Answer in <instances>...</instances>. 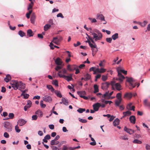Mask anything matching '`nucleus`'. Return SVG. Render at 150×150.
<instances>
[{"instance_id": "nucleus-14", "label": "nucleus", "mask_w": 150, "mask_h": 150, "mask_svg": "<svg viewBox=\"0 0 150 150\" xmlns=\"http://www.w3.org/2000/svg\"><path fill=\"white\" fill-rule=\"evenodd\" d=\"M36 18V16L35 14L34 13H33L31 15V18H30V21L31 22L33 23L34 24L35 23V20Z\"/></svg>"}, {"instance_id": "nucleus-13", "label": "nucleus", "mask_w": 150, "mask_h": 150, "mask_svg": "<svg viewBox=\"0 0 150 150\" xmlns=\"http://www.w3.org/2000/svg\"><path fill=\"white\" fill-rule=\"evenodd\" d=\"M129 120L131 123L134 124L136 122V118L134 116L132 115L130 116L129 118Z\"/></svg>"}, {"instance_id": "nucleus-44", "label": "nucleus", "mask_w": 150, "mask_h": 150, "mask_svg": "<svg viewBox=\"0 0 150 150\" xmlns=\"http://www.w3.org/2000/svg\"><path fill=\"white\" fill-rule=\"evenodd\" d=\"M52 84L54 85H55L56 86H58V81L57 80H54L53 81V82L52 83Z\"/></svg>"}, {"instance_id": "nucleus-25", "label": "nucleus", "mask_w": 150, "mask_h": 150, "mask_svg": "<svg viewBox=\"0 0 150 150\" xmlns=\"http://www.w3.org/2000/svg\"><path fill=\"white\" fill-rule=\"evenodd\" d=\"M120 122V120L118 118H116L115 120L113 122V125L115 126L118 125Z\"/></svg>"}, {"instance_id": "nucleus-57", "label": "nucleus", "mask_w": 150, "mask_h": 150, "mask_svg": "<svg viewBox=\"0 0 150 150\" xmlns=\"http://www.w3.org/2000/svg\"><path fill=\"white\" fill-rule=\"evenodd\" d=\"M57 17H60L62 18H64V16L61 13H59L57 15Z\"/></svg>"}, {"instance_id": "nucleus-50", "label": "nucleus", "mask_w": 150, "mask_h": 150, "mask_svg": "<svg viewBox=\"0 0 150 150\" xmlns=\"http://www.w3.org/2000/svg\"><path fill=\"white\" fill-rule=\"evenodd\" d=\"M78 67L77 66L74 65L71 66V71H72L74 70H76V69Z\"/></svg>"}, {"instance_id": "nucleus-8", "label": "nucleus", "mask_w": 150, "mask_h": 150, "mask_svg": "<svg viewBox=\"0 0 150 150\" xmlns=\"http://www.w3.org/2000/svg\"><path fill=\"white\" fill-rule=\"evenodd\" d=\"M117 71L118 78L116 79V80L120 81V82H122L123 80L125 79V77L120 73V71Z\"/></svg>"}, {"instance_id": "nucleus-39", "label": "nucleus", "mask_w": 150, "mask_h": 150, "mask_svg": "<svg viewBox=\"0 0 150 150\" xmlns=\"http://www.w3.org/2000/svg\"><path fill=\"white\" fill-rule=\"evenodd\" d=\"M33 4L34 3L33 2H30V3L28 5V10H29L32 9L33 5Z\"/></svg>"}, {"instance_id": "nucleus-27", "label": "nucleus", "mask_w": 150, "mask_h": 150, "mask_svg": "<svg viewBox=\"0 0 150 150\" xmlns=\"http://www.w3.org/2000/svg\"><path fill=\"white\" fill-rule=\"evenodd\" d=\"M93 87L94 88V91L93 92L94 93H96L99 91L98 87L97 85H94Z\"/></svg>"}, {"instance_id": "nucleus-7", "label": "nucleus", "mask_w": 150, "mask_h": 150, "mask_svg": "<svg viewBox=\"0 0 150 150\" xmlns=\"http://www.w3.org/2000/svg\"><path fill=\"white\" fill-rule=\"evenodd\" d=\"M114 84L115 82H111V84L112 87H113V86L115 85V86L117 90L120 91L122 89V88H121V86L119 83H116L115 85Z\"/></svg>"}, {"instance_id": "nucleus-46", "label": "nucleus", "mask_w": 150, "mask_h": 150, "mask_svg": "<svg viewBox=\"0 0 150 150\" xmlns=\"http://www.w3.org/2000/svg\"><path fill=\"white\" fill-rule=\"evenodd\" d=\"M79 120L80 122L83 123H86L87 122V120L81 119L80 118H79Z\"/></svg>"}, {"instance_id": "nucleus-36", "label": "nucleus", "mask_w": 150, "mask_h": 150, "mask_svg": "<svg viewBox=\"0 0 150 150\" xmlns=\"http://www.w3.org/2000/svg\"><path fill=\"white\" fill-rule=\"evenodd\" d=\"M62 72L61 71H59L58 72V75L60 78H64L66 77V76L62 74Z\"/></svg>"}, {"instance_id": "nucleus-1", "label": "nucleus", "mask_w": 150, "mask_h": 150, "mask_svg": "<svg viewBox=\"0 0 150 150\" xmlns=\"http://www.w3.org/2000/svg\"><path fill=\"white\" fill-rule=\"evenodd\" d=\"M94 31L95 33L91 32V35H93V38H92L86 34L87 36L88 37L89 40H91L93 43H95L93 39H95V41L100 40L102 38L103 35L102 33L98 30H96Z\"/></svg>"}, {"instance_id": "nucleus-34", "label": "nucleus", "mask_w": 150, "mask_h": 150, "mask_svg": "<svg viewBox=\"0 0 150 150\" xmlns=\"http://www.w3.org/2000/svg\"><path fill=\"white\" fill-rule=\"evenodd\" d=\"M62 103L63 104L65 105H68V102L67 100H66L64 98L62 97Z\"/></svg>"}, {"instance_id": "nucleus-59", "label": "nucleus", "mask_w": 150, "mask_h": 150, "mask_svg": "<svg viewBox=\"0 0 150 150\" xmlns=\"http://www.w3.org/2000/svg\"><path fill=\"white\" fill-rule=\"evenodd\" d=\"M106 40L107 42L109 43H111L112 40V38H107Z\"/></svg>"}, {"instance_id": "nucleus-9", "label": "nucleus", "mask_w": 150, "mask_h": 150, "mask_svg": "<svg viewBox=\"0 0 150 150\" xmlns=\"http://www.w3.org/2000/svg\"><path fill=\"white\" fill-rule=\"evenodd\" d=\"M43 100L47 102H51L52 101V98L51 97L48 95H46L43 97Z\"/></svg>"}, {"instance_id": "nucleus-55", "label": "nucleus", "mask_w": 150, "mask_h": 150, "mask_svg": "<svg viewBox=\"0 0 150 150\" xmlns=\"http://www.w3.org/2000/svg\"><path fill=\"white\" fill-rule=\"evenodd\" d=\"M132 105V103H130L128 104L126 108L127 109L130 110L131 108V106Z\"/></svg>"}, {"instance_id": "nucleus-18", "label": "nucleus", "mask_w": 150, "mask_h": 150, "mask_svg": "<svg viewBox=\"0 0 150 150\" xmlns=\"http://www.w3.org/2000/svg\"><path fill=\"white\" fill-rule=\"evenodd\" d=\"M132 96V93H126L124 96V98H131Z\"/></svg>"}, {"instance_id": "nucleus-54", "label": "nucleus", "mask_w": 150, "mask_h": 150, "mask_svg": "<svg viewBox=\"0 0 150 150\" xmlns=\"http://www.w3.org/2000/svg\"><path fill=\"white\" fill-rule=\"evenodd\" d=\"M120 138L124 140H127L128 139V138L127 137V136H121Z\"/></svg>"}, {"instance_id": "nucleus-31", "label": "nucleus", "mask_w": 150, "mask_h": 150, "mask_svg": "<svg viewBox=\"0 0 150 150\" xmlns=\"http://www.w3.org/2000/svg\"><path fill=\"white\" fill-rule=\"evenodd\" d=\"M64 79H65L67 81H70L72 79V76L71 74H70V76H66V77L64 78Z\"/></svg>"}, {"instance_id": "nucleus-60", "label": "nucleus", "mask_w": 150, "mask_h": 150, "mask_svg": "<svg viewBox=\"0 0 150 150\" xmlns=\"http://www.w3.org/2000/svg\"><path fill=\"white\" fill-rule=\"evenodd\" d=\"M4 136L6 138H8L9 137V134L6 132H5L4 133Z\"/></svg>"}, {"instance_id": "nucleus-2", "label": "nucleus", "mask_w": 150, "mask_h": 150, "mask_svg": "<svg viewBox=\"0 0 150 150\" xmlns=\"http://www.w3.org/2000/svg\"><path fill=\"white\" fill-rule=\"evenodd\" d=\"M10 84L14 90H16L18 89L21 91H23L22 89H24L25 87V84L21 81L12 80Z\"/></svg>"}, {"instance_id": "nucleus-37", "label": "nucleus", "mask_w": 150, "mask_h": 150, "mask_svg": "<svg viewBox=\"0 0 150 150\" xmlns=\"http://www.w3.org/2000/svg\"><path fill=\"white\" fill-rule=\"evenodd\" d=\"M18 34L19 35H20L21 37H22L25 36V33L21 30H19L18 31Z\"/></svg>"}, {"instance_id": "nucleus-51", "label": "nucleus", "mask_w": 150, "mask_h": 150, "mask_svg": "<svg viewBox=\"0 0 150 150\" xmlns=\"http://www.w3.org/2000/svg\"><path fill=\"white\" fill-rule=\"evenodd\" d=\"M89 46L92 49H93L94 48H96V45L95 44L94 45H93V44H92V43H89Z\"/></svg>"}, {"instance_id": "nucleus-24", "label": "nucleus", "mask_w": 150, "mask_h": 150, "mask_svg": "<svg viewBox=\"0 0 150 150\" xmlns=\"http://www.w3.org/2000/svg\"><path fill=\"white\" fill-rule=\"evenodd\" d=\"M25 90H23V91H22V93L21 94L22 96H24V98L25 99H27L28 98L29 96V95L28 94L26 93H24L25 92Z\"/></svg>"}, {"instance_id": "nucleus-35", "label": "nucleus", "mask_w": 150, "mask_h": 150, "mask_svg": "<svg viewBox=\"0 0 150 150\" xmlns=\"http://www.w3.org/2000/svg\"><path fill=\"white\" fill-rule=\"evenodd\" d=\"M47 88L49 90H51L52 92H53L54 91V89L53 87L51 85H47Z\"/></svg>"}, {"instance_id": "nucleus-3", "label": "nucleus", "mask_w": 150, "mask_h": 150, "mask_svg": "<svg viewBox=\"0 0 150 150\" xmlns=\"http://www.w3.org/2000/svg\"><path fill=\"white\" fill-rule=\"evenodd\" d=\"M89 71H93L94 74H96L97 73H103V68L102 67L100 69H99L92 67L90 69Z\"/></svg>"}, {"instance_id": "nucleus-17", "label": "nucleus", "mask_w": 150, "mask_h": 150, "mask_svg": "<svg viewBox=\"0 0 150 150\" xmlns=\"http://www.w3.org/2000/svg\"><path fill=\"white\" fill-rule=\"evenodd\" d=\"M97 19L100 20L101 21L103 20V16L102 14L100 12V13H98L97 15Z\"/></svg>"}, {"instance_id": "nucleus-28", "label": "nucleus", "mask_w": 150, "mask_h": 150, "mask_svg": "<svg viewBox=\"0 0 150 150\" xmlns=\"http://www.w3.org/2000/svg\"><path fill=\"white\" fill-rule=\"evenodd\" d=\"M143 103L145 106L150 107V102H148L147 99L144 100Z\"/></svg>"}, {"instance_id": "nucleus-64", "label": "nucleus", "mask_w": 150, "mask_h": 150, "mask_svg": "<svg viewBox=\"0 0 150 150\" xmlns=\"http://www.w3.org/2000/svg\"><path fill=\"white\" fill-rule=\"evenodd\" d=\"M81 44V43L79 41H78L77 42L76 44L74 43V47H76L77 46H78L79 45H80Z\"/></svg>"}, {"instance_id": "nucleus-63", "label": "nucleus", "mask_w": 150, "mask_h": 150, "mask_svg": "<svg viewBox=\"0 0 150 150\" xmlns=\"http://www.w3.org/2000/svg\"><path fill=\"white\" fill-rule=\"evenodd\" d=\"M44 138L45 139H49L51 138V137L49 135L47 134L45 136V137H44Z\"/></svg>"}, {"instance_id": "nucleus-58", "label": "nucleus", "mask_w": 150, "mask_h": 150, "mask_svg": "<svg viewBox=\"0 0 150 150\" xmlns=\"http://www.w3.org/2000/svg\"><path fill=\"white\" fill-rule=\"evenodd\" d=\"M32 120H36L38 118V117L37 115H33L32 116Z\"/></svg>"}, {"instance_id": "nucleus-48", "label": "nucleus", "mask_w": 150, "mask_h": 150, "mask_svg": "<svg viewBox=\"0 0 150 150\" xmlns=\"http://www.w3.org/2000/svg\"><path fill=\"white\" fill-rule=\"evenodd\" d=\"M43 100H41L40 102V105L42 108H45L46 107V105L43 103Z\"/></svg>"}, {"instance_id": "nucleus-6", "label": "nucleus", "mask_w": 150, "mask_h": 150, "mask_svg": "<svg viewBox=\"0 0 150 150\" xmlns=\"http://www.w3.org/2000/svg\"><path fill=\"white\" fill-rule=\"evenodd\" d=\"M100 106L102 108H103V104H102L101 105L100 103H95L93 105V109L95 111H98L99 108Z\"/></svg>"}, {"instance_id": "nucleus-40", "label": "nucleus", "mask_w": 150, "mask_h": 150, "mask_svg": "<svg viewBox=\"0 0 150 150\" xmlns=\"http://www.w3.org/2000/svg\"><path fill=\"white\" fill-rule=\"evenodd\" d=\"M139 24H140L142 26L144 27L145 26L147 23V22L146 21H144L143 23H142L141 22H138Z\"/></svg>"}, {"instance_id": "nucleus-52", "label": "nucleus", "mask_w": 150, "mask_h": 150, "mask_svg": "<svg viewBox=\"0 0 150 150\" xmlns=\"http://www.w3.org/2000/svg\"><path fill=\"white\" fill-rule=\"evenodd\" d=\"M62 150H69V147L66 145H64L62 146Z\"/></svg>"}, {"instance_id": "nucleus-56", "label": "nucleus", "mask_w": 150, "mask_h": 150, "mask_svg": "<svg viewBox=\"0 0 150 150\" xmlns=\"http://www.w3.org/2000/svg\"><path fill=\"white\" fill-rule=\"evenodd\" d=\"M121 100H117L115 101V104L117 106H118L119 105L121 102Z\"/></svg>"}, {"instance_id": "nucleus-15", "label": "nucleus", "mask_w": 150, "mask_h": 150, "mask_svg": "<svg viewBox=\"0 0 150 150\" xmlns=\"http://www.w3.org/2000/svg\"><path fill=\"white\" fill-rule=\"evenodd\" d=\"M59 42L60 40L56 37H54L53 38V40L52 41V42H53L57 45H59Z\"/></svg>"}, {"instance_id": "nucleus-38", "label": "nucleus", "mask_w": 150, "mask_h": 150, "mask_svg": "<svg viewBox=\"0 0 150 150\" xmlns=\"http://www.w3.org/2000/svg\"><path fill=\"white\" fill-rule=\"evenodd\" d=\"M110 85V83L108 82H104V88L107 89L109 86Z\"/></svg>"}, {"instance_id": "nucleus-26", "label": "nucleus", "mask_w": 150, "mask_h": 150, "mask_svg": "<svg viewBox=\"0 0 150 150\" xmlns=\"http://www.w3.org/2000/svg\"><path fill=\"white\" fill-rule=\"evenodd\" d=\"M27 34L29 37L33 36V32L31 29H29L27 30Z\"/></svg>"}, {"instance_id": "nucleus-5", "label": "nucleus", "mask_w": 150, "mask_h": 150, "mask_svg": "<svg viewBox=\"0 0 150 150\" xmlns=\"http://www.w3.org/2000/svg\"><path fill=\"white\" fill-rule=\"evenodd\" d=\"M4 127L8 129V132H9L11 131L12 128V126L10 122H5Z\"/></svg>"}, {"instance_id": "nucleus-12", "label": "nucleus", "mask_w": 150, "mask_h": 150, "mask_svg": "<svg viewBox=\"0 0 150 150\" xmlns=\"http://www.w3.org/2000/svg\"><path fill=\"white\" fill-rule=\"evenodd\" d=\"M124 130L125 131L130 134H132L134 132V130L131 129H128L126 127H125Z\"/></svg>"}, {"instance_id": "nucleus-47", "label": "nucleus", "mask_w": 150, "mask_h": 150, "mask_svg": "<svg viewBox=\"0 0 150 150\" xmlns=\"http://www.w3.org/2000/svg\"><path fill=\"white\" fill-rule=\"evenodd\" d=\"M88 19L92 23H95L97 22V21L95 18H88Z\"/></svg>"}, {"instance_id": "nucleus-30", "label": "nucleus", "mask_w": 150, "mask_h": 150, "mask_svg": "<svg viewBox=\"0 0 150 150\" xmlns=\"http://www.w3.org/2000/svg\"><path fill=\"white\" fill-rule=\"evenodd\" d=\"M113 93V91L111 92L110 93H109L108 92H106L105 94H104V98L108 96H111Z\"/></svg>"}, {"instance_id": "nucleus-23", "label": "nucleus", "mask_w": 150, "mask_h": 150, "mask_svg": "<svg viewBox=\"0 0 150 150\" xmlns=\"http://www.w3.org/2000/svg\"><path fill=\"white\" fill-rule=\"evenodd\" d=\"M85 77L84 81H87L90 80L91 78V76L88 74H87L84 75Z\"/></svg>"}, {"instance_id": "nucleus-22", "label": "nucleus", "mask_w": 150, "mask_h": 150, "mask_svg": "<svg viewBox=\"0 0 150 150\" xmlns=\"http://www.w3.org/2000/svg\"><path fill=\"white\" fill-rule=\"evenodd\" d=\"M77 93L81 98L86 94V92L85 91H78Z\"/></svg>"}, {"instance_id": "nucleus-61", "label": "nucleus", "mask_w": 150, "mask_h": 150, "mask_svg": "<svg viewBox=\"0 0 150 150\" xmlns=\"http://www.w3.org/2000/svg\"><path fill=\"white\" fill-rule=\"evenodd\" d=\"M61 71H62V73L63 74H67V71L65 69H64L62 70Z\"/></svg>"}, {"instance_id": "nucleus-41", "label": "nucleus", "mask_w": 150, "mask_h": 150, "mask_svg": "<svg viewBox=\"0 0 150 150\" xmlns=\"http://www.w3.org/2000/svg\"><path fill=\"white\" fill-rule=\"evenodd\" d=\"M133 142L135 144H141L142 142L138 139H135L133 141Z\"/></svg>"}, {"instance_id": "nucleus-45", "label": "nucleus", "mask_w": 150, "mask_h": 150, "mask_svg": "<svg viewBox=\"0 0 150 150\" xmlns=\"http://www.w3.org/2000/svg\"><path fill=\"white\" fill-rule=\"evenodd\" d=\"M86 110L85 108H79V109L77 110V112H79L80 113H82L83 112L85 111Z\"/></svg>"}, {"instance_id": "nucleus-11", "label": "nucleus", "mask_w": 150, "mask_h": 150, "mask_svg": "<svg viewBox=\"0 0 150 150\" xmlns=\"http://www.w3.org/2000/svg\"><path fill=\"white\" fill-rule=\"evenodd\" d=\"M26 121L23 119H21L19 120L18 122V123L20 126H22L25 125Z\"/></svg>"}, {"instance_id": "nucleus-20", "label": "nucleus", "mask_w": 150, "mask_h": 150, "mask_svg": "<svg viewBox=\"0 0 150 150\" xmlns=\"http://www.w3.org/2000/svg\"><path fill=\"white\" fill-rule=\"evenodd\" d=\"M117 71H120V73H122L126 75L127 74V71H125L121 69L120 67H118L117 68Z\"/></svg>"}, {"instance_id": "nucleus-10", "label": "nucleus", "mask_w": 150, "mask_h": 150, "mask_svg": "<svg viewBox=\"0 0 150 150\" xmlns=\"http://www.w3.org/2000/svg\"><path fill=\"white\" fill-rule=\"evenodd\" d=\"M108 73H105V75H104V81H106L108 79V77L109 76V74L111 75H112V71L111 70L108 71Z\"/></svg>"}, {"instance_id": "nucleus-32", "label": "nucleus", "mask_w": 150, "mask_h": 150, "mask_svg": "<svg viewBox=\"0 0 150 150\" xmlns=\"http://www.w3.org/2000/svg\"><path fill=\"white\" fill-rule=\"evenodd\" d=\"M118 38V34L117 33H115L112 36V38L114 40H115Z\"/></svg>"}, {"instance_id": "nucleus-49", "label": "nucleus", "mask_w": 150, "mask_h": 150, "mask_svg": "<svg viewBox=\"0 0 150 150\" xmlns=\"http://www.w3.org/2000/svg\"><path fill=\"white\" fill-rule=\"evenodd\" d=\"M8 116L10 119H12L14 117V114L12 113H9L8 114Z\"/></svg>"}, {"instance_id": "nucleus-21", "label": "nucleus", "mask_w": 150, "mask_h": 150, "mask_svg": "<svg viewBox=\"0 0 150 150\" xmlns=\"http://www.w3.org/2000/svg\"><path fill=\"white\" fill-rule=\"evenodd\" d=\"M55 63L58 65H61L62 64V62L59 58H57L55 61Z\"/></svg>"}, {"instance_id": "nucleus-4", "label": "nucleus", "mask_w": 150, "mask_h": 150, "mask_svg": "<svg viewBox=\"0 0 150 150\" xmlns=\"http://www.w3.org/2000/svg\"><path fill=\"white\" fill-rule=\"evenodd\" d=\"M126 78H127L126 81L129 83V88L130 89H132L136 86L135 85H133L132 83V82L134 81L133 79L132 78H128L127 77Z\"/></svg>"}, {"instance_id": "nucleus-43", "label": "nucleus", "mask_w": 150, "mask_h": 150, "mask_svg": "<svg viewBox=\"0 0 150 150\" xmlns=\"http://www.w3.org/2000/svg\"><path fill=\"white\" fill-rule=\"evenodd\" d=\"M35 114L37 115H39V114H41V115H40V117H42V115L43 113L40 110H38L35 112Z\"/></svg>"}, {"instance_id": "nucleus-62", "label": "nucleus", "mask_w": 150, "mask_h": 150, "mask_svg": "<svg viewBox=\"0 0 150 150\" xmlns=\"http://www.w3.org/2000/svg\"><path fill=\"white\" fill-rule=\"evenodd\" d=\"M52 150H59V149L58 147L54 146H52Z\"/></svg>"}, {"instance_id": "nucleus-16", "label": "nucleus", "mask_w": 150, "mask_h": 150, "mask_svg": "<svg viewBox=\"0 0 150 150\" xmlns=\"http://www.w3.org/2000/svg\"><path fill=\"white\" fill-rule=\"evenodd\" d=\"M132 113L129 110H128L126 112H123V115L122 116V117H125L127 116H129L131 115Z\"/></svg>"}, {"instance_id": "nucleus-42", "label": "nucleus", "mask_w": 150, "mask_h": 150, "mask_svg": "<svg viewBox=\"0 0 150 150\" xmlns=\"http://www.w3.org/2000/svg\"><path fill=\"white\" fill-rule=\"evenodd\" d=\"M122 96V94L120 93H117L116 95V97L118 99V100H122L121 97Z\"/></svg>"}, {"instance_id": "nucleus-33", "label": "nucleus", "mask_w": 150, "mask_h": 150, "mask_svg": "<svg viewBox=\"0 0 150 150\" xmlns=\"http://www.w3.org/2000/svg\"><path fill=\"white\" fill-rule=\"evenodd\" d=\"M51 27V25L48 24L45 25L44 28V30L45 31H46L48 30Z\"/></svg>"}, {"instance_id": "nucleus-53", "label": "nucleus", "mask_w": 150, "mask_h": 150, "mask_svg": "<svg viewBox=\"0 0 150 150\" xmlns=\"http://www.w3.org/2000/svg\"><path fill=\"white\" fill-rule=\"evenodd\" d=\"M15 129L16 132L19 133L21 131V130L19 129L18 125H16L15 127Z\"/></svg>"}, {"instance_id": "nucleus-29", "label": "nucleus", "mask_w": 150, "mask_h": 150, "mask_svg": "<svg viewBox=\"0 0 150 150\" xmlns=\"http://www.w3.org/2000/svg\"><path fill=\"white\" fill-rule=\"evenodd\" d=\"M55 93L56 94L57 96L59 98L62 97V95L60 92L58 90L54 91Z\"/></svg>"}, {"instance_id": "nucleus-19", "label": "nucleus", "mask_w": 150, "mask_h": 150, "mask_svg": "<svg viewBox=\"0 0 150 150\" xmlns=\"http://www.w3.org/2000/svg\"><path fill=\"white\" fill-rule=\"evenodd\" d=\"M11 79V77L9 74H7L6 76V77L4 78V80L6 82H9Z\"/></svg>"}]
</instances>
